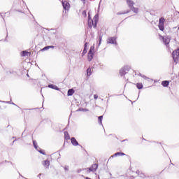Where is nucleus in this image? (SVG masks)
Returning a JSON list of instances; mask_svg holds the SVG:
<instances>
[{"instance_id": "nucleus-36", "label": "nucleus", "mask_w": 179, "mask_h": 179, "mask_svg": "<svg viewBox=\"0 0 179 179\" xmlns=\"http://www.w3.org/2000/svg\"><path fill=\"white\" fill-rule=\"evenodd\" d=\"M178 29L179 30V27H178Z\"/></svg>"}, {"instance_id": "nucleus-19", "label": "nucleus", "mask_w": 179, "mask_h": 179, "mask_svg": "<svg viewBox=\"0 0 179 179\" xmlns=\"http://www.w3.org/2000/svg\"><path fill=\"white\" fill-rule=\"evenodd\" d=\"M87 47V43H85V48H84L83 52V53H82L83 57V55H85L87 54V49H86Z\"/></svg>"}, {"instance_id": "nucleus-26", "label": "nucleus", "mask_w": 179, "mask_h": 179, "mask_svg": "<svg viewBox=\"0 0 179 179\" xmlns=\"http://www.w3.org/2000/svg\"><path fill=\"white\" fill-rule=\"evenodd\" d=\"M131 12V10H127L126 12L120 13V15H127V13H129Z\"/></svg>"}, {"instance_id": "nucleus-16", "label": "nucleus", "mask_w": 179, "mask_h": 179, "mask_svg": "<svg viewBox=\"0 0 179 179\" xmlns=\"http://www.w3.org/2000/svg\"><path fill=\"white\" fill-rule=\"evenodd\" d=\"M117 156H125V153H124V152H116L112 156V157H117Z\"/></svg>"}, {"instance_id": "nucleus-6", "label": "nucleus", "mask_w": 179, "mask_h": 179, "mask_svg": "<svg viewBox=\"0 0 179 179\" xmlns=\"http://www.w3.org/2000/svg\"><path fill=\"white\" fill-rule=\"evenodd\" d=\"M125 69H127V71H125ZM130 69L131 67L129 66H126L122 68L120 71L121 76H124L127 73V72H129Z\"/></svg>"}, {"instance_id": "nucleus-22", "label": "nucleus", "mask_w": 179, "mask_h": 179, "mask_svg": "<svg viewBox=\"0 0 179 179\" xmlns=\"http://www.w3.org/2000/svg\"><path fill=\"white\" fill-rule=\"evenodd\" d=\"M164 22H166V19H164V17L159 18V23L164 24Z\"/></svg>"}, {"instance_id": "nucleus-17", "label": "nucleus", "mask_w": 179, "mask_h": 179, "mask_svg": "<svg viewBox=\"0 0 179 179\" xmlns=\"http://www.w3.org/2000/svg\"><path fill=\"white\" fill-rule=\"evenodd\" d=\"M136 86L137 87V89H143V84H142V83H138L136 84Z\"/></svg>"}, {"instance_id": "nucleus-15", "label": "nucleus", "mask_w": 179, "mask_h": 179, "mask_svg": "<svg viewBox=\"0 0 179 179\" xmlns=\"http://www.w3.org/2000/svg\"><path fill=\"white\" fill-rule=\"evenodd\" d=\"M43 165L44 166V167H50V161L48 160H45L43 162Z\"/></svg>"}, {"instance_id": "nucleus-27", "label": "nucleus", "mask_w": 179, "mask_h": 179, "mask_svg": "<svg viewBox=\"0 0 179 179\" xmlns=\"http://www.w3.org/2000/svg\"><path fill=\"white\" fill-rule=\"evenodd\" d=\"M33 145H34L35 149H37V143H36V141H33Z\"/></svg>"}, {"instance_id": "nucleus-29", "label": "nucleus", "mask_w": 179, "mask_h": 179, "mask_svg": "<svg viewBox=\"0 0 179 179\" xmlns=\"http://www.w3.org/2000/svg\"><path fill=\"white\" fill-rule=\"evenodd\" d=\"M78 111H86V109H83V108H79Z\"/></svg>"}, {"instance_id": "nucleus-11", "label": "nucleus", "mask_w": 179, "mask_h": 179, "mask_svg": "<svg viewBox=\"0 0 179 179\" xmlns=\"http://www.w3.org/2000/svg\"><path fill=\"white\" fill-rule=\"evenodd\" d=\"M71 143L73 146H78L79 145V143H78V141L74 137L71 138Z\"/></svg>"}, {"instance_id": "nucleus-5", "label": "nucleus", "mask_w": 179, "mask_h": 179, "mask_svg": "<svg viewBox=\"0 0 179 179\" xmlns=\"http://www.w3.org/2000/svg\"><path fill=\"white\" fill-rule=\"evenodd\" d=\"M172 57L174 61V62H178L179 58V49L175 50L172 53Z\"/></svg>"}, {"instance_id": "nucleus-23", "label": "nucleus", "mask_w": 179, "mask_h": 179, "mask_svg": "<svg viewBox=\"0 0 179 179\" xmlns=\"http://www.w3.org/2000/svg\"><path fill=\"white\" fill-rule=\"evenodd\" d=\"M48 87H50V89H56V90H57V86H55L54 85H49Z\"/></svg>"}, {"instance_id": "nucleus-8", "label": "nucleus", "mask_w": 179, "mask_h": 179, "mask_svg": "<svg viewBox=\"0 0 179 179\" xmlns=\"http://www.w3.org/2000/svg\"><path fill=\"white\" fill-rule=\"evenodd\" d=\"M171 38H170V37H169V36H166V37H165L164 38V40H163V41H164V44H165V45L166 46V47H170V41H171Z\"/></svg>"}, {"instance_id": "nucleus-18", "label": "nucleus", "mask_w": 179, "mask_h": 179, "mask_svg": "<svg viewBox=\"0 0 179 179\" xmlns=\"http://www.w3.org/2000/svg\"><path fill=\"white\" fill-rule=\"evenodd\" d=\"M158 27L159 30H161L162 31H164V24L159 23Z\"/></svg>"}, {"instance_id": "nucleus-10", "label": "nucleus", "mask_w": 179, "mask_h": 179, "mask_svg": "<svg viewBox=\"0 0 179 179\" xmlns=\"http://www.w3.org/2000/svg\"><path fill=\"white\" fill-rule=\"evenodd\" d=\"M31 52H27V51H22L21 52V57H29V55H31Z\"/></svg>"}, {"instance_id": "nucleus-21", "label": "nucleus", "mask_w": 179, "mask_h": 179, "mask_svg": "<svg viewBox=\"0 0 179 179\" xmlns=\"http://www.w3.org/2000/svg\"><path fill=\"white\" fill-rule=\"evenodd\" d=\"M87 76H90V75H92V69L91 68H88L87 69Z\"/></svg>"}, {"instance_id": "nucleus-34", "label": "nucleus", "mask_w": 179, "mask_h": 179, "mask_svg": "<svg viewBox=\"0 0 179 179\" xmlns=\"http://www.w3.org/2000/svg\"><path fill=\"white\" fill-rule=\"evenodd\" d=\"M125 72H126V73H128V71H127V69H125Z\"/></svg>"}, {"instance_id": "nucleus-7", "label": "nucleus", "mask_w": 179, "mask_h": 179, "mask_svg": "<svg viewBox=\"0 0 179 179\" xmlns=\"http://www.w3.org/2000/svg\"><path fill=\"white\" fill-rule=\"evenodd\" d=\"M108 44H117V38L109 37L107 40Z\"/></svg>"}, {"instance_id": "nucleus-1", "label": "nucleus", "mask_w": 179, "mask_h": 179, "mask_svg": "<svg viewBox=\"0 0 179 179\" xmlns=\"http://www.w3.org/2000/svg\"><path fill=\"white\" fill-rule=\"evenodd\" d=\"M97 22H99V15L96 14L93 18H90V17H88V27L90 29H92V27L96 28L97 27Z\"/></svg>"}, {"instance_id": "nucleus-14", "label": "nucleus", "mask_w": 179, "mask_h": 179, "mask_svg": "<svg viewBox=\"0 0 179 179\" xmlns=\"http://www.w3.org/2000/svg\"><path fill=\"white\" fill-rule=\"evenodd\" d=\"M74 93H75V90L73 89H70L68 90L67 96H73Z\"/></svg>"}, {"instance_id": "nucleus-35", "label": "nucleus", "mask_w": 179, "mask_h": 179, "mask_svg": "<svg viewBox=\"0 0 179 179\" xmlns=\"http://www.w3.org/2000/svg\"><path fill=\"white\" fill-rule=\"evenodd\" d=\"M83 2L85 3V0H83Z\"/></svg>"}, {"instance_id": "nucleus-9", "label": "nucleus", "mask_w": 179, "mask_h": 179, "mask_svg": "<svg viewBox=\"0 0 179 179\" xmlns=\"http://www.w3.org/2000/svg\"><path fill=\"white\" fill-rule=\"evenodd\" d=\"M62 5H63L64 9H65L66 10H68L70 8L69 2H68L67 1H63Z\"/></svg>"}, {"instance_id": "nucleus-20", "label": "nucleus", "mask_w": 179, "mask_h": 179, "mask_svg": "<svg viewBox=\"0 0 179 179\" xmlns=\"http://www.w3.org/2000/svg\"><path fill=\"white\" fill-rule=\"evenodd\" d=\"M50 48H54V46L51 45V46H46L45 48H43L41 51H45L47 50H50Z\"/></svg>"}, {"instance_id": "nucleus-3", "label": "nucleus", "mask_w": 179, "mask_h": 179, "mask_svg": "<svg viewBox=\"0 0 179 179\" xmlns=\"http://www.w3.org/2000/svg\"><path fill=\"white\" fill-rule=\"evenodd\" d=\"M97 169H99V165L97 164H93L91 168H87L85 170L87 174H89V173H94L95 171H97Z\"/></svg>"}, {"instance_id": "nucleus-33", "label": "nucleus", "mask_w": 179, "mask_h": 179, "mask_svg": "<svg viewBox=\"0 0 179 179\" xmlns=\"http://www.w3.org/2000/svg\"><path fill=\"white\" fill-rule=\"evenodd\" d=\"M85 179H92V178H90L89 177H86Z\"/></svg>"}, {"instance_id": "nucleus-31", "label": "nucleus", "mask_w": 179, "mask_h": 179, "mask_svg": "<svg viewBox=\"0 0 179 179\" xmlns=\"http://www.w3.org/2000/svg\"><path fill=\"white\" fill-rule=\"evenodd\" d=\"M83 13H84L85 16H86V11H83Z\"/></svg>"}, {"instance_id": "nucleus-13", "label": "nucleus", "mask_w": 179, "mask_h": 179, "mask_svg": "<svg viewBox=\"0 0 179 179\" xmlns=\"http://www.w3.org/2000/svg\"><path fill=\"white\" fill-rule=\"evenodd\" d=\"M162 85L164 86V87H167V86H169V85H170V81H169V80L162 81Z\"/></svg>"}, {"instance_id": "nucleus-28", "label": "nucleus", "mask_w": 179, "mask_h": 179, "mask_svg": "<svg viewBox=\"0 0 179 179\" xmlns=\"http://www.w3.org/2000/svg\"><path fill=\"white\" fill-rule=\"evenodd\" d=\"M94 99L95 100H97V99H99V96H98L97 94H94Z\"/></svg>"}, {"instance_id": "nucleus-12", "label": "nucleus", "mask_w": 179, "mask_h": 179, "mask_svg": "<svg viewBox=\"0 0 179 179\" xmlns=\"http://www.w3.org/2000/svg\"><path fill=\"white\" fill-rule=\"evenodd\" d=\"M64 139L66 141H69V139H71V136H69V133H68V131H64Z\"/></svg>"}, {"instance_id": "nucleus-24", "label": "nucleus", "mask_w": 179, "mask_h": 179, "mask_svg": "<svg viewBox=\"0 0 179 179\" xmlns=\"http://www.w3.org/2000/svg\"><path fill=\"white\" fill-rule=\"evenodd\" d=\"M101 40H103V37L100 36L99 37V44H98V47H100V45L101 44Z\"/></svg>"}, {"instance_id": "nucleus-2", "label": "nucleus", "mask_w": 179, "mask_h": 179, "mask_svg": "<svg viewBox=\"0 0 179 179\" xmlns=\"http://www.w3.org/2000/svg\"><path fill=\"white\" fill-rule=\"evenodd\" d=\"M127 4L129 6V8L134 12V13H138L139 12V8H135L134 6L135 5V2L132 0H126Z\"/></svg>"}, {"instance_id": "nucleus-30", "label": "nucleus", "mask_w": 179, "mask_h": 179, "mask_svg": "<svg viewBox=\"0 0 179 179\" xmlns=\"http://www.w3.org/2000/svg\"><path fill=\"white\" fill-rule=\"evenodd\" d=\"M159 37H160V38H162V40H164V38H165L163 36H162V35H159Z\"/></svg>"}, {"instance_id": "nucleus-25", "label": "nucleus", "mask_w": 179, "mask_h": 179, "mask_svg": "<svg viewBox=\"0 0 179 179\" xmlns=\"http://www.w3.org/2000/svg\"><path fill=\"white\" fill-rule=\"evenodd\" d=\"M103 120V116H99L98 117V121L99 122H100V124H101V121Z\"/></svg>"}, {"instance_id": "nucleus-4", "label": "nucleus", "mask_w": 179, "mask_h": 179, "mask_svg": "<svg viewBox=\"0 0 179 179\" xmlns=\"http://www.w3.org/2000/svg\"><path fill=\"white\" fill-rule=\"evenodd\" d=\"M94 56V46H91L87 55L88 61L90 62L92 61V59H93Z\"/></svg>"}, {"instance_id": "nucleus-32", "label": "nucleus", "mask_w": 179, "mask_h": 179, "mask_svg": "<svg viewBox=\"0 0 179 179\" xmlns=\"http://www.w3.org/2000/svg\"><path fill=\"white\" fill-rule=\"evenodd\" d=\"M41 176H42L41 173L38 175L39 178H40V177H41Z\"/></svg>"}]
</instances>
